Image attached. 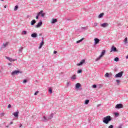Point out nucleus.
<instances>
[{"label": "nucleus", "instance_id": "9d476101", "mask_svg": "<svg viewBox=\"0 0 128 128\" xmlns=\"http://www.w3.org/2000/svg\"><path fill=\"white\" fill-rule=\"evenodd\" d=\"M81 87H82V85L80 84L77 83L76 84L75 88H76V90H78V88H81Z\"/></svg>", "mask_w": 128, "mask_h": 128}, {"label": "nucleus", "instance_id": "de8ad7c7", "mask_svg": "<svg viewBox=\"0 0 128 128\" xmlns=\"http://www.w3.org/2000/svg\"><path fill=\"white\" fill-rule=\"evenodd\" d=\"M58 53V52H56V51H54V54H57Z\"/></svg>", "mask_w": 128, "mask_h": 128}, {"label": "nucleus", "instance_id": "58836bf2", "mask_svg": "<svg viewBox=\"0 0 128 128\" xmlns=\"http://www.w3.org/2000/svg\"><path fill=\"white\" fill-rule=\"evenodd\" d=\"M0 116H4V112L0 113Z\"/></svg>", "mask_w": 128, "mask_h": 128}, {"label": "nucleus", "instance_id": "412c9836", "mask_svg": "<svg viewBox=\"0 0 128 128\" xmlns=\"http://www.w3.org/2000/svg\"><path fill=\"white\" fill-rule=\"evenodd\" d=\"M58 22V20L53 18L51 22V24H56Z\"/></svg>", "mask_w": 128, "mask_h": 128}, {"label": "nucleus", "instance_id": "473e14b6", "mask_svg": "<svg viewBox=\"0 0 128 128\" xmlns=\"http://www.w3.org/2000/svg\"><path fill=\"white\" fill-rule=\"evenodd\" d=\"M26 30H24L22 32V34H26Z\"/></svg>", "mask_w": 128, "mask_h": 128}, {"label": "nucleus", "instance_id": "79ce46f5", "mask_svg": "<svg viewBox=\"0 0 128 128\" xmlns=\"http://www.w3.org/2000/svg\"><path fill=\"white\" fill-rule=\"evenodd\" d=\"M108 128H114V126L110 125V126H108Z\"/></svg>", "mask_w": 128, "mask_h": 128}, {"label": "nucleus", "instance_id": "6e6552de", "mask_svg": "<svg viewBox=\"0 0 128 128\" xmlns=\"http://www.w3.org/2000/svg\"><path fill=\"white\" fill-rule=\"evenodd\" d=\"M42 20H40L39 22H38V24H36L35 26V28H40V26H42Z\"/></svg>", "mask_w": 128, "mask_h": 128}, {"label": "nucleus", "instance_id": "49530a36", "mask_svg": "<svg viewBox=\"0 0 128 128\" xmlns=\"http://www.w3.org/2000/svg\"><path fill=\"white\" fill-rule=\"evenodd\" d=\"M12 108V105H10V104H9L8 105V108Z\"/></svg>", "mask_w": 128, "mask_h": 128}, {"label": "nucleus", "instance_id": "a878e982", "mask_svg": "<svg viewBox=\"0 0 128 128\" xmlns=\"http://www.w3.org/2000/svg\"><path fill=\"white\" fill-rule=\"evenodd\" d=\"M76 75H73L71 77V80H76Z\"/></svg>", "mask_w": 128, "mask_h": 128}, {"label": "nucleus", "instance_id": "09e8293b", "mask_svg": "<svg viewBox=\"0 0 128 128\" xmlns=\"http://www.w3.org/2000/svg\"><path fill=\"white\" fill-rule=\"evenodd\" d=\"M14 124V122H10V124Z\"/></svg>", "mask_w": 128, "mask_h": 128}, {"label": "nucleus", "instance_id": "7ed1b4c3", "mask_svg": "<svg viewBox=\"0 0 128 128\" xmlns=\"http://www.w3.org/2000/svg\"><path fill=\"white\" fill-rule=\"evenodd\" d=\"M124 72H120L115 75V78H122V76Z\"/></svg>", "mask_w": 128, "mask_h": 128}, {"label": "nucleus", "instance_id": "f704fd0d", "mask_svg": "<svg viewBox=\"0 0 128 128\" xmlns=\"http://www.w3.org/2000/svg\"><path fill=\"white\" fill-rule=\"evenodd\" d=\"M38 92H40V91H36L34 94V96H38Z\"/></svg>", "mask_w": 128, "mask_h": 128}, {"label": "nucleus", "instance_id": "6e6d98bb", "mask_svg": "<svg viewBox=\"0 0 128 128\" xmlns=\"http://www.w3.org/2000/svg\"><path fill=\"white\" fill-rule=\"evenodd\" d=\"M8 64L9 66H10V64H12L9 63Z\"/></svg>", "mask_w": 128, "mask_h": 128}, {"label": "nucleus", "instance_id": "c85d7f7f", "mask_svg": "<svg viewBox=\"0 0 128 128\" xmlns=\"http://www.w3.org/2000/svg\"><path fill=\"white\" fill-rule=\"evenodd\" d=\"M114 62H118L120 60V58L118 57H116L114 59Z\"/></svg>", "mask_w": 128, "mask_h": 128}, {"label": "nucleus", "instance_id": "c03bdc74", "mask_svg": "<svg viewBox=\"0 0 128 128\" xmlns=\"http://www.w3.org/2000/svg\"><path fill=\"white\" fill-rule=\"evenodd\" d=\"M38 16H40L38 14H37V15L36 16V20H38Z\"/></svg>", "mask_w": 128, "mask_h": 128}, {"label": "nucleus", "instance_id": "dca6fc26", "mask_svg": "<svg viewBox=\"0 0 128 128\" xmlns=\"http://www.w3.org/2000/svg\"><path fill=\"white\" fill-rule=\"evenodd\" d=\"M32 38H37L38 37V34L36 32L32 33L31 34Z\"/></svg>", "mask_w": 128, "mask_h": 128}, {"label": "nucleus", "instance_id": "4468645a", "mask_svg": "<svg viewBox=\"0 0 128 128\" xmlns=\"http://www.w3.org/2000/svg\"><path fill=\"white\" fill-rule=\"evenodd\" d=\"M100 26L102 28H106V26H108V23H104L100 24Z\"/></svg>", "mask_w": 128, "mask_h": 128}, {"label": "nucleus", "instance_id": "aec40b11", "mask_svg": "<svg viewBox=\"0 0 128 128\" xmlns=\"http://www.w3.org/2000/svg\"><path fill=\"white\" fill-rule=\"evenodd\" d=\"M104 12L100 14L98 16V18H102L104 16Z\"/></svg>", "mask_w": 128, "mask_h": 128}, {"label": "nucleus", "instance_id": "a19ab883", "mask_svg": "<svg viewBox=\"0 0 128 128\" xmlns=\"http://www.w3.org/2000/svg\"><path fill=\"white\" fill-rule=\"evenodd\" d=\"M114 114H115V116H118V112H115V113H114Z\"/></svg>", "mask_w": 128, "mask_h": 128}, {"label": "nucleus", "instance_id": "c756f323", "mask_svg": "<svg viewBox=\"0 0 128 128\" xmlns=\"http://www.w3.org/2000/svg\"><path fill=\"white\" fill-rule=\"evenodd\" d=\"M18 5L16 6L14 8V10H18Z\"/></svg>", "mask_w": 128, "mask_h": 128}, {"label": "nucleus", "instance_id": "2eb2a0df", "mask_svg": "<svg viewBox=\"0 0 128 128\" xmlns=\"http://www.w3.org/2000/svg\"><path fill=\"white\" fill-rule=\"evenodd\" d=\"M20 112H14L12 114L13 116H15L16 118H18V114Z\"/></svg>", "mask_w": 128, "mask_h": 128}, {"label": "nucleus", "instance_id": "c9c22d12", "mask_svg": "<svg viewBox=\"0 0 128 128\" xmlns=\"http://www.w3.org/2000/svg\"><path fill=\"white\" fill-rule=\"evenodd\" d=\"M28 82V80H24L23 81V84H26Z\"/></svg>", "mask_w": 128, "mask_h": 128}, {"label": "nucleus", "instance_id": "39448f33", "mask_svg": "<svg viewBox=\"0 0 128 128\" xmlns=\"http://www.w3.org/2000/svg\"><path fill=\"white\" fill-rule=\"evenodd\" d=\"M86 60H82L80 63L76 64V66H82V64H84Z\"/></svg>", "mask_w": 128, "mask_h": 128}, {"label": "nucleus", "instance_id": "f3484780", "mask_svg": "<svg viewBox=\"0 0 128 128\" xmlns=\"http://www.w3.org/2000/svg\"><path fill=\"white\" fill-rule=\"evenodd\" d=\"M111 52H117L116 48L114 47V46H112L111 48Z\"/></svg>", "mask_w": 128, "mask_h": 128}, {"label": "nucleus", "instance_id": "4be33fe9", "mask_svg": "<svg viewBox=\"0 0 128 128\" xmlns=\"http://www.w3.org/2000/svg\"><path fill=\"white\" fill-rule=\"evenodd\" d=\"M36 22V20H32L31 22V26H34Z\"/></svg>", "mask_w": 128, "mask_h": 128}, {"label": "nucleus", "instance_id": "13d9d810", "mask_svg": "<svg viewBox=\"0 0 128 128\" xmlns=\"http://www.w3.org/2000/svg\"><path fill=\"white\" fill-rule=\"evenodd\" d=\"M42 68H44V66H42Z\"/></svg>", "mask_w": 128, "mask_h": 128}, {"label": "nucleus", "instance_id": "9b49d317", "mask_svg": "<svg viewBox=\"0 0 128 128\" xmlns=\"http://www.w3.org/2000/svg\"><path fill=\"white\" fill-rule=\"evenodd\" d=\"M6 60H8L9 62H16V59H12V58H10V57H6Z\"/></svg>", "mask_w": 128, "mask_h": 128}, {"label": "nucleus", "instance_id": "f8f14e48", "mask_svg": "<svg viewBox=\"0 0 128 128\" xmlns=\"http://www.w3.org/2000/svg\"><path fill=\"white\" fill-rule=\"evenodd\" d=\"M80 30L81 32H84V30H88V26L82 27Z\"/></svg>", "mask_w": 128, "mask_h": 128}, {"label": "nucleus", "instance_id": "423d86ee", "mask_svg": "<svg viewBox=\"0 0 128 128\" xmlns=\"http://www.w3.org/2000/svg\"><path fill=\"white\" fill-rule=\"evenodd\" d=\"M42 121L46 122H48V118L46 116H43Z\"/></svg>", "mask_w": 128, "mask_h": 128}, {"label": "nucleus", "instance_id": "f03ea898", "mask_svg": "<svg viewBox=\"0 0 128 128\" xmlns=\"http://www.w3.org/2000/svg\"><path fill=\"white\" fill-rule=\"evenodd\" d=\"M37 14H38L39 16H41L42 18H44V16H46V13L44 12V10H40Z\"/></svg>", "mask_w": 128, "mask_h": 128}, {"label": "nucleus", "instance_id": "37998d69", "mask_svg": "<svg viewBox=\"0 0 128 128\" xmlns=\"http://www.w3.org/2000/svg\"><path fill=\"white\" fill-rule=\"evenodd\" d=\"M66 85L67 86H70V82H67Z\"/></svg>", "mask_w": 128, "mask_h": 128}, {"label": "nucleus", "instance_id": "bb28decb", "mask_svg": "<svg viewBox=\"0 0 128 128\" xmlns=\"http://www.w3.org/2000/svg\"><path fill=\"white\" fill-rule=\"evenodd\" d=\"M100 58H102V57H100V56L98 58H97L96 59V62H98V60H100Z\"/></svg>", "mask_w": 128, "mask_h": 128}, {"label": "nucleus", "instance_id": "2f4dec72", "mask_svg": "<svg viewBox=\"0 0 128 128\" xmlns=\"http://www.w3.org/2000/svg\"><path fill=\"white\" fill-rule=\"evenodd\" d=\"M96 26H98V23L97 22H94V25H93V28H94Z\"/></svg>", "mask_w": 128, "mask_h": 128}, {"label": "nucleus", "instance_id": "b1692460", "mask_svg": "<svg viewBox=\"0 0 128 128\" xmlns=\"http://www.w3.org/2000/svg\"><path fill=\"white\" fill-rule=\"evenodd\" d=\"M128 38H126L124 39V44H128Z\"/></svg>", "mask_w": 128, "mask_h": 128}, {"label": "nucleus", "instance_id": "864d4df0", "mask_svg": "<svg viewBox=\"0 0 128 128\" xmlns=\"http://www.w3.org/2000/svg\"><path fill=\"white\" fill-rule=\"evenodd\" d=\"M42 42H44V37H42Z\"/></svg>", "mask_w": 128, "mask_h": 128}, {"label": "nucleus", "instance_id": "1a4fd4ad", "mask_svg": "<svg viewBox=\"0 0 128 128\" xmlns=\"http://www.w3.org/2000/svg\"><path fill=\"white\" fill-rule=\"evenodd\" d=\"M8 44V42H6V43H4L1 47V48L2 49V48H6Z\"/></svg>", "mask_w": 128, "mask_h": 128}, {"label": "nucleus", "instance_id": "ddd939ff", "mask_svg": "<svg viewBox=\"0 0 128 128\" xmlns=\"http://www.w3.org/2000/svg\"><path fill=\"white\" fill-rule=\"evenodd\" d=\"M100 39L98 38H95L94 39V44H98L100 42Z\"/></svg>", "mask_w": 128, "mask_h": 128}, {"label": "nucleus", "instance_id": "a211bd4d", "mask_svg": "<svg viewBox=\"0 0 128 128\" xmlns=\"http://www.w3.org/2000/svg\"><path fill=\"white\" fill-rule=\"evenodd\" d=\"M105 54H106V50H103L100 55V57L102 58V56H104Z\"/></svg>", "mask_w": 128, "mask_h": 128}, {"label": "nucleus", "instance_id": "5701e85b", "mask_svg": "<svg viewBox=\"0 0 128 128\" xmlns=\"http://www.w3.org/2000/svg\"><path fill=\"white\" fill-rule=\"evenodd\" d=\"M44 41H42L40 43V46L38 47V48H42V46H44Z\"/></svg>", "mask_w": 128, "mask_h": 128}, {"label": "nucleus", "instance_id": "5fc2aeb1", "mask_svg": "<svg viewBox=\"0 0 128 128\" xmlns=\"http://www.w3.org/2000/svg\"><path fill=\"white\" fill-rule=\"evenodd\" d=\"M39 36H42V34H39Z\"/></svg>", "mask_w": 128, "mask_h": 128}, {"label": "nucleus", "instance_id": "3c124183", "mask_svg": "<svg viewBox=\"0 0 128 128\" xmlns=\"http://www.w3.org/2000/svg\"><path fill=\"white\" fill-rule=\"evenodd\" d=\"M4 8H6V6H4Z\"/></svg>", "mask_w": 128, "mask_h": 128}, {"label": "nucleus", "instance_id": "a18cd8bd", "mask_svg": "<svg viewBox=\"0 0 128 128\" xmlns=\"http://www.w3.org/2000/svg\"><path fill=\"white\" fill-rule=\"evenodd\" d=\"M116 82L117 84H120V80H116Z\"/></svg>", "mask_w": 128, "mask_h": 128}, {"label": "nucleus", "instance_id": "603ef678", "mask_svg": "<svg viewBox=\"0 0 128 128\" xmlns=\"http://www.w3.org/2000/svg\"><path fill=\"white\" fill-rule=\"evenodd\" d=\"M126 60H128V55L127 56H126Z\"/></svg>", "mask_w": 128, "mask_h": 128}, {"label": "nucleus", "instance_id": "e433bc0d", "mask_svg": "<svg viewBox=\"0 0 128 128\" xmlns=\"http://www.w3.org/2000/svg\"><path fill=\"white\" fill-rule=\"evenodd\" d=\"M49 92H50V94H52V88H49Z\"/></svg>", "mask_w": 128, "mask_h": 128}, {"label": "nucleus", "instance_id": "ea45409f", "mask_svg": "<svg viewBox=\"0 0 128 128\" xmlns=\"http://www.w3.org/2000/svg\"><path fill=\"white\" fill-rule=\"evenodd\" d=\"M92 87L93 88H96V85L94 84L92 85Z\"/></svg>", "mask_w": 128, "mask_h": 128}, {"label": "nucleus", "instance_id": "cd10ccee", "mask_svg": "<svg viewBox=\"0 0 128 128\" xmlns=\"http://www.w3.org/2000/svg\"><path fill=\"white\" fill-rule=\"evenodd\" d=\"M88 102H90V100H85L84 104H88Z\"/></svg>", "mask_w": 128, "mask_h": 128}, {"label": "nucleus", "instance_id": "8fccbe9b", "mask_svg": "<svg viewBox=\"0 0 128 128\" xmlns=\"http://www.w3.org/2000/svg\"><path fill=\"white\" fill-rule=\"evenodd\" d=\"M22 124H20V128H22Z\"/></svg>", "mask_w": 128, "mask_h": 128}, {"label": "nucleus", "instance_id": "bf43d9fd", "mask_svg": "<svg viewBox=\"0 0 128 128\" xmlns=\"http://www.w3.org/2000/svg\"><path fill=\"white\" fill-rule=\"evenodd\" d=\"M6 126V128H8L9 126Z\"/></svg>", "mask_w": 128, "mask_h": 128}, {"label": "nucleus", "instance_id": "72a5a7b5", "mask_svg": "<svg viewBox=\"0 0 128 128\" xmlns=\"http://www.w3.org/2000/svg\"><path fill=\"white\" fill-rule=\"evenodd\" d=\"M105 76H106V78H108V76H110V74L108 73H106L105 74Z\"/></svg>", "mask_w": 128, "mask_h": 128}, {"label": "nucleus", "instance_id": "f257e3e1", "mask_svg": "<svg viewBox=\"0 0 128 128\" xmlns=\"http://www.w3.org/2000/svg\"><path fill=\"white\" fill-rule=\"evenodd\" d=\"M110 120H112V117L110 116H106L103 118V122L106 124H108Z\"/></svg>", "mask_w": 128, "mask_h": 128}, {"label": "nucleus", "instance_id": "4c0bfd02", "mask_svg": "<svg viewBox=\"0 0 128 128\" xmlns=\"http://www.w3.org/2000/svg\"><path fill=\"white\" fill-rule=\"evenodd\" d=\"M82 70H80L78 71V74H80L82 73Z\"/></svg>", "mask_w": 128, "mask_h": 128}, {"label": "nucleus", "instance_id": "20e7f679", "mask_svg": "<svg viewBox=\"0 0 128 128\" xmlns=\"http://www.w3.org/2000/svg\"><path fill=\"white\" fill-rule=\"evenodd\" d=\"M124 108V106L122 105V104H117L116 106H115V108H118V110H120V108Z\"/></svg>", "mask_w": 128, "mask_h": 128}, {"label": "nucleus", "instance_id": "6ab92c4d", "mask_svg": "<svg viewBox=\"0 0 128 128\" xmlns=\"http://www.w3.org/2000/svg\"><path fill=\"white\" fill-rule=\"evenodd\" d=\"M54 118V113H52L50 116L48 117V120H52Z\"/></svg>", "mask_w": 128, "mask_h": 128}, {"label": "nucleus", "instance_id": "0eeeda50", "mask_svg": "<svg viewBox=\"0 0 128 128\" xmlns=\"http://www.w3.org/2000/svg\"><path fill=\"white\" fill-rule=\"evenodd\" d=\"M20 70H14L11 73V74L12 76H14L15 74H20Z\"/></svg>", "mask_w": 128, "mask_h": 128}, {"label": "nucleus", "instance_id": "4d7b16f0", "mask_svg": "<svg viewBox=\"0 0 128 128\" xmlns=\"http://www.w3.org/2000/svg\"><path fill=\"white\" fill-rule=\"evenodd\" d=\"M1 2H4V0H0Z\"/></svg>", "mask_w": 128, "mask_h": 128}, {"label": "nucleus", "instance_id": "393cba45", "mask_svg": "<svg viewBox=\"0 0 128 128\" xmlns=\"http://www.w3.org/2000/svg\"><path fill=\"white\" fill-rule=\"evenodd\" d=\"M84 40V38H82L80 40L77 41L76 42V44H80V42H82V40Z\"/></svg>", "mask_w": 128, "mask_h": 128}, {"label": "nucleus", "instance_id": "7c9ffc66", "mask_svg": "<svg viewBox=\"0 0 128 128\" xmlns=\"http://www.w3.org/2000/svg\"><path fill=\"white\" fill-rule=\"evenodd\" d=\"M22 50H24V48L21 47L20 48L19 52H22Z\"/></svg>", "mask_w": 128, "mask_h": 128}]
</instances>
